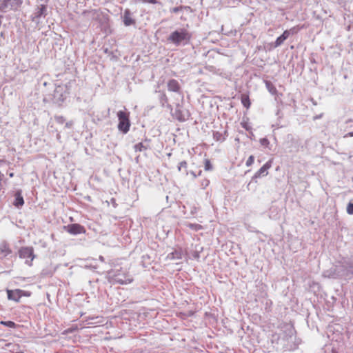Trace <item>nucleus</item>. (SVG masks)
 <instances>
[{
	"instance_id": "nucleus-8",
	"label": "nucleus",
	"mask_w": 353,
	"mask_h": 353,
	"mask_svg": "<svg viewBox=\"0 0 353 353\" xmlns=\"http://www.w3.org/2000/svg\"><path fill=\"white\" fill-rule=\"evenodd\" d=\"M64 230L72 235L85 234L86 232L85 228L83 225L78 223H72L64 226Z\"/></svg>"
},
{
	"instance_id": "nucleus-7",
	"label": "nucleus",
	"mask_w": 353,
	"mask_h": 353,
	"mask_svg": "<svg viewBox=\"0 0 353 353\" xmlns=\"http://www.w3.org/2000/svg\"><path fill=\"white\" fill-rule=\"evenodd\" d=\"M68 93L63 90H53L52 100L54 103L60 106L68 97Z\"/></svg>"
},
{
	"instance_id": "nucleus-26",
	"label": "nucleus",
	"mask_w": 353,
	"mask_h": 353,
	"mask_svg": "<svg viewBox=\"0 0 353 353\" xmlns=\"http://www.w3.org/2000/svg\"><path fill=\"white\" fill-rule=\"evenodd\" d=\"M55 121L60 124H63L65 121V119L63 116L55 115L54 116Z\"/></svg>"
},
{
	"instance_id": "nucleus-42",
	"label": "nucleus",
	"mask_w": 353,
	"mask_h": 353,
	"mask_svg": "<svg viewBox=\"0 0 353 353\" xmlns=\"http://www.w3.org/2000/svg\"><path fill=\"white\" fill-rule=\"evenodd\" d=\"M118 282H119V283H121V284H123V282L121 280H118Z\"/></svg>"
},
{
	"instance_id": "nucleus-33",
	"label": "nucleus",
	"mask_w": 353,
	"mask_h": 353,
	"mask_svg": "<svg viewBox=\"0 0 353 353\" xmlns=\"http://www.w3.org/2000/svg\"><path fill=\"white\" fill-rule=\"evenodd\" d=\"M182 9H183V7H182V6H180V7H174V8H172L171 11H172V12L176 13V12H179V11L182 10Z\"/></svg>"
},
{
	"instance_id": "nucleus-37",
	"label": "nucleus",
	"mask_w": 353,
	"mask_h": 353,
	"mask_svg": "<svg viewBox=\"0 0 353 353\" xmlns=\"http://www.w3.org/2000/svg\"><path fill=\"white\" fill-rule=\"evenodd\" d=\"M241 125L246 130H250V128L246 123H242Z\"/></svg>"
},
{
	"instance_id": "nucleus-1",
	"label": "nucleus",
	"mask_w": 353,
	"mask_h": 353,
	"mask_svg": "<svg viewBox=\"0 0 353 353\" xmlns=\"http://www.w3.org/2000/svg\"><path fill=\"white\" fill-rule=\"evenodd\" d=\"M192 37V34L185 29L174 31L168 37V41L179 46L182 41L188 42Z\"/></svg>"
},
{
	"instance_id": "nucleus-24",
	"label": "nucleus",
	"mask_w": 353,
	"mask_h": 353,
	"mask_svg": "<svg viewBox=\"0 0 353 353\" xmlns=\"http://www.w3.org/2000/svg\"><path fill=\"white\" fill-rule=\"evenodd\" d=\"M285 41V39L281 35L280 37H279L275 42H274V46L275 47H279Z\"/></svg>"
},
{
	"instance_id": "nucleus-6",
	"label": "nucleus",
	"mask_w": 353,
	"mask_h": 353,
	"mask_svg": "<svg viewBox=\"0 0 353 353\" xmlns=\"http://www.w3.org/2000/svg\"><path fill=\"white\" fill-rule=\"evenodd\" d=\"M168 91H169L168 95L165 94L161 90L155 92V93L157 94L158 98L160 100V102H161L162 106H165V105L168 106L169 105V101H170V95H172L173 94H178L179 96L181 95V94L179 92V90H168Z\"/></svg>"
},
{
	"instance_id": "nucleus-18",
	"label": "nucleus",
	"mask_w": 353,
	"mask_h": 353,
	"mask_svg": "<svg viewBox=\"0 0 353 353\" xmlns=\"http://www.w3.org/2000/svg\"><path fill=\"white\" fill-rule=\"evenodd\" d=\"M168 258L172 260L181 259L182 258V253L181 251L175 250L174 252L170 253L168 255Z\"/></svg>"
},
{
	"instance_id": "nucleus-19",
	"label": "nucleus",
	"mask_w": 353,
	"mask_h": 353,
	"mask_svg": "<svg viewBox=\"0 0 353 353\" xmlns=\"http://www.w3.org/2000/svg\"><path fill=\"white\" fill-rule=\"evenodd\" d=\"M134 148L136 152H141L147 150V147L145 146L142 143L136 144Z\"/></svg>"
},
{
	"instance_id": "nucleus-5",
	"label": "nucleus",
	"mask_w": 353,
	"mask_h": 353,
	"mask_svg": "<svg viewBox=\"0 0 353 353\" xmlns=\"http://www.w3.org/2000/svg\"><path fill=\"white\" fill-rule=\"evenodd\" d=\"M172 114L174 118L181 122L187 121L190 116L189 110L179 105L176 106Z\"/></svg>"
},
{
	"instance_id": "nucleus-17",
	"label": "nucleus",
	"mask_w": 353,
	"mask_h": 353,
	"mask_svg": "<svg viewBox=\"0 0 353 353\" xmlns=\"http://www.w3.org/2000/svg\"><path fill=\"white\" fill-rule=\"evenodd\" d=\"M241 101L244 107L248 109L250 106V100L248 94H242L241 96Z\"/></svg>"
},
{
	"instance_id": "nucleus-40",
	"label": "nucleus",
	"mask_w": 353,
	"mask_h": 353,
	"mask_svg": "<svg viewBox=\"0 0 353 353\" xmlns=\"http://www.w3.org/2000/svg\"><path fill=\"white\" fill-rule=\"evenodd\" d=\"M92 12L94 14H97V13L99 12V10H93Z\"/></svg>"
},
{
	"instance_id": "nucleus-13",
	"label": "nucleus",
	"mask_w": 353,
	"mask_h": 353,
	"mask_svg": "<svg viewBox=\"0 0 353 353\" xmlns=\"http://www.w3.org/2000/svg\"><path fill=\"white\" fill-rule=\"evenodd\" d=\"M14 205L17 208H21L24 204V200L22 196V191L21 190H18L14 194V201L13 203Z\"/></svg>"
},
{
	"instance_id": "nucleus-3",
	"label": "nucleus",
	"mask_w": 353,
	"mask_h": 353,
	"mask_svg": "<svg viewBox=\"0 0 353 353\" xmlns=\"http://www.w3.org/2000/svg\"><path fill=\"white\" fill-rule=\"evenodd\" d=\"M18 253L19 258L26 259V264L29 266L32 265V261L35 258L32 247H22L19 249Z\"/></svg>"
},
{
	"instance_id": "nucleus-35",
	"label": "nucleus",
	"mask_w": 353,
	"mask_h": 353,
	"mask_svg": "<svg viewBox=\"0 0 353 353\" xmlns=\"http://www.w3.org/2000/svg\"><path fill=\"white\" fill-rule=\"evenodd\" d=\"M209 183H210L209 180H208V179H205V180L202 182V184H201V185H202L203 186H204V187H206V186H208V185Z\"/></svg>"
},
{
	"instance_id": "nucleus-36",
	"label": "nucleus",
	"mask_w": 353,
	"mask_h": 353,
	"mask_svg": "<svg viewBox=\"0 0 353 353\" xmlns=\"http://www.w3.org/2000/svg\"><path fill=\"white\" fill-rule=\"evenodd\" d=\"M30 295V292L22 290V296H29Z\"/></svg>"
},
{
	"instance_id": "nucleus-25",
	"label": "nucleus",
	"mask_w": 353,
	"mask_h": 353,
	"mask_svg": "<svg viewBox=\"0 0 353 353\" xmlns=\"http://www.w3.org/2000/svg\"><path fill=\"white\" fill-rule=\"evenodd\" d=\"M202 173V171L201 170H199L198 174H196L194 171H190L188 172V170H186L185 172V174L188 176V174H190L193 179H196L198 176H200Z\"/></svg>"
},
{
	"instance_id": "nucleus-32",
	"label": "nucleus",
	"mask_w": 353,
	"mask_h": 353,
	"mask_svg": "<svg viewBox=\"0 0 353 353\" xmlns=\"http://www.w3.org/2000/svg\"><path fill=\"white\" fill-rule=\"evenodd\" d=\"M142 3H152V4H157L159 2L157 0H140Z\"/></svg>"
},
{
	"instance_id": "nucleus-41",
	"label": "nucleus",
	"mask_w": 353,
	"mask_h": 353,
	"mask_svg": "<svg viewBox=\"0 0 353 353\" xmlns=\"http://www.w3.org/2000/svg\"><path fill=\"white\" fill-rule=\"evenodd\" d=\"M352 121H353V120H352V119H349V120H347V121H346V123H348V122H352Z\"/></svg>"
},
{
	"instance_id": "nucleus-15",
	"label": "nucleus",
	"mask_w": 353,
	"mask_h": 353,
	"mask_svg": "<svg viewBox=\"0 0 353 353\" xmlns=\"http://www.w3.org/2000/svg\"><path fill=\"white\" fill-rule=\"evenodd\" d=\"M302 27L299 26H294L290 28V30H286L283 32V33L281 34V36L286 40L290 34H296L301 28Z\"/></svg>"
},
{
	"instance_id": "nucleus-4",
	"label": "nucleus",
	"mask_w": 353,
	"mask_h": 353,
	"mask_svg": "<svg viewBox=\"0 0 353 353\" xmlns=\"http://www.w3.org/2000/svg\"><path fill=\"white\" fill-rule=\"evenodd\" d=\"M22 3L23 0H1L0 10L3 12L8 10H17Z\"/></svg>"
},
{
	"instance_id": "nucleus-38",
	"label": "nucleus",
	"mask_w": 353,
	"mask_h": 353,
	"mask_svg": "<svg viewBox=\"0 0 353 353\" xmlns=\"http://www.w3.org/2000/svg\"><path fill=\"white\" fill-rule=\"evenodd\" d=\"M353 137V132L347 133L346 134L344 135L343 137L344 138H347V137Z\"/></svg>"
},
{
	"instance_id": "nucleus-44",
	"label": "nucleus",
	"mask_w": 353,
	"mask_h": 353,
	"mask_svg": "<svg viewBox=\"0 0 353 353\" xmlns=\"http://www.w3.org/2000/svg\"><path fill=\"white\" fill-rule=\"evenodd\" d=\"M13 175H14V174H13V173H10V177H12V176H13Z\"/></svg>"
},
{
	"instance_id": "nucleus-2",
	"label": "nucleus",
	"mask_w": 353,
	"mask_h": 353,
	"mask_svg": "<svg viewBox=\"0 0 353 353\" xmlns=\"http://www.w3.org/2000/svg\"><path fill=\"white\" fill-rule=\"evenodd\" d=\"M119 119L118 129L119 131L126 134L130 127V121L129 119V113L124 111H119L117 113Z\"/></svg>"
},
{
	"instance_id": "nucleus-34",
	"label": "nucleus",
	"mask_w": 353,
	"mask_h": 353,
	"mask_svg": "<svg viewBox=\"0 0 353 353\" xmlns=\"http://www.w3.org/2000/svg\"><path fill=\"white\" fill-rule=\"evenodd\" d=\"M74 124V122L72 121H70L65 123V128H71Z\"/></svg>"
},
{
	"instance_id": "nucleus-23",
	"label": "nucleus",
	"mask_w": 353,
	"mask_h": 353,
	"mask_svg": "<svg viewBox=\"0 0 353 353\" xmlns=\"http://www.w3.org/2000/svg\"><path fill=\"white\" fill-rule=\"evenodd\" d=\"M188 163L185 161H183L179 163L178 170L180 172L182 169L187 170Z\"/></svg>"
},
{
	"instance_id": "nucleus-39",
	"label": "nucleus",
	"mask_w": 353,
	"mask_h": 353,
	"mask_svg": "<svg viewBox=\"0 0 353 353\" xmlns=\"http://www.w3.org/2000/svg\"><path fill=\"white\" fill-rule=\"evenodd\" d=\"M323 116V114H321L319 115H316L315 117H314V120H316V119H321Z\"/></svg>"
},
{
	"instance_id": "nucleus-28",
	"label": "nucleus",
	"mask_w": 353,
	"mask_h": 353,
	"mask_svg": "<svg viewBox=\"0 0 353 353\" xmlns=\"http://www.w3.org/2000/svg\"><path fill=\"white\" fill-rule=\"evenodd\" d=\"M260 143L263 146L268 147L270 144V141L267 138H262L260 139Z\"/></svg>"
},
{
	"instance_id": "nucleus-22",
	"label": "nucleus",
	"mask_w": 353,
	"mask_h": 353,
	"mask_svg": "<svg viewBox=\"0 0 353 353\" xmlns=\"http://www.w3.org/2000/svg\"><path fill=\"white\" fill-rule=\"evenodd\" d=\"M205 170L210 171L212 170L213 168V166L210 162V161L208 159H205Z\"/></svg>"
},
{
	"instance_id": "nucleus-30",
	"label": "nucleus",
	"mask_w": 353,
	"mask_h": 353,
	"mask_svg": "<svg viewBox=\"0 0 353 353\" xmlns=\"http://www.w3.org/2000/svg\"><path fill=\"white\" fill-rule=\"evenodd\" d=\"M254 156H252V155L250 156L246 161V163H245L246 165L249 167L251 165H252V163H254Z\"/></svg>"
},
{
	"instance_id": "nucleus-31",
	"label": "nucleus",
	"mask_w": 353,
	"mask_h": 353,
	"mask_svg": "<svg viewBox=\"0 0 353 353\" xmlns=\"http://www.w3.org/2000/svg\"><path fill=\"white\" fill-rule=\"evenodd\" d=\"M168 85L171 88H176L179 86L177 81L175 80L170 81Z\"/></svg>"
},
{
	"instance_id": "nucleus-29",
	"label": "nucleus",
	"mask_w": 353,
	"mask_h": 353,
	"mask_svg": "<svg viewBox=\"0 0 353 353\" xmlns=\"http://www.w3.org/2000/svg\"><path fill=\"white\" fill-rule=\"evenodd\" d=\"M347 212L349 214H353V203L350 202L347 206Z\"/></svg>"
},
{
	"instance_id": "nucleus-12",
	"label": "nucleus",
	"mask_w": 353,
	"mask_h": 353,
	"mask_svg": "<svg viewBox=\"0 0 353 353\" xmlns=\"http://www.w3.org/2000/svg\"><path fill=\"white\" fill-rule=\"evenodd\" d=\"M228 137V130L226 129H223L222 131H214L213 132V138L219 142H223Z\"/></svg>"
},
{
	"instance_id": "nucleus-20",
	"label": "nucleus",
	"mask_w": 353,
	"mask_h": 353,
	"mask_svg": "<svg viewBox=\"0 0 353 353\" xmlns=\"http://www.w3.org/2000/svg\"><path fill=\"white\" fill-rule=\"evenodd\" d=\"M0 323L1 325H3L5 326H7L8 327H10V328H14L17 327V325L13 321H1Z\"/></svg>"
},
{
	"instance_id": "nucleus-9",
	"label": "nucleus",
	"mask_w": 353,
	"mask_h": 353,
	"mask_svg": "<svg viewBox=\"0 0 353 353\" xmlns=\"http://www.w3.org/2000/svg\"><path fill=\"white\" fill-rule=\"evenodd\" d=\"M272 167V160L265 163L252 176V181L261 177V176H266L268 174V170Z\"/></svg>"
},
{
	"instance_id": "nucleus-11",
	"label": "nucleus",
	"mask_w": 353,
	"mask_h": 353,
	"mask_svg": "<svg viewBox=\"0 0 353 353\" xmlns=\"http://www.w3.org/2000/svg\"><path fill=\"white\" fill-rule=\"evenodd\" d=\"M12 252L10 248L9 243L3 241L0 243V254L3 257H6Z\"/></svg>"
},
{
	"instance_id": "nucleus-27",
	"label": "nucleus",
	"mask_w": 353,
	"mask_h": 353,
	"mask_svg": "<svg viewBox=\"0 0 353 353\" xmlns=\"http://www.w3.org/2000/svg\"><path fill=\"white\" fill-rule=\"evenodd\" d=\"M269 91L270 92V93L272 94V95H275V99L276 101H280V102H282V100L279 98V95H278V92H277V90L276 89H274V90H269Z\"/></svg>"
},
{
	"instance_id": "nucleus-16",
	"label": "nucleus",
	"mask_w": 353,
	"mask_h": 353,
	"mask_svg": "<svg viewBox=\"0 0 353 353\" xmlns=\"http://www.w3.org/2000/svg\"><path fill=\"white\" fill-rule=\"evenodd\" d=\"M342 267L344 270L350 272L353 274V257L348 259L347 261H345L343 263Z\"/></svg>"
},
{
	"instance_id": "nucleus-21",
	"label": "nucleus",
	"mask_w": 353,
	"mask_h": 353,
	"mask_svg": "<svg viewBox=\"0 0 353 353\" xmlns=\"http://www.w3.org/2000/svg\"><path fill=\"white\" fill-rule=\"evenodd\" d=\"M187 225L188 227L195 231H198L202 228V226L201 225L196 223H188Z\"/></svg>"
},
{
	"instance_id": "nucleus-10",
	"label": "nucleus",
	"mask_w": 353,
	"mask_h": 353,
	"mask_svg": "<svg viewBox=\"0 0 353 353\" xmlns=\"http://www.w3.org/2000/svg\"><path fill=\"white\" fill-rule=\"evenodd\" d=\"M6 292L8 294V299L15 302H19L20 299L22 296V290L20 289H16L14 290H7Z\"/></svg>"
},
{
	"instance_id": "nucleus-43",
	"label": "nucleus",
	"mask_w": 353,
	"mask_h": 353,
	"mask_svg": "<svg viewBox=\"0 0 353 353\" xmlns=\"http://www.w3.org/2000/svg\"><path fill=\"white\" fill-rule=\"evenodd\" d=\"M105 19H107L108 21H109V17L108 15H106Z\"/></svg>"
},
{
	"instance_id": "nucleus-14",
	"label": "nucleus",
	"mask_w": 353,
	"mask_h": 353,
	"mask_svg": "<svg viewBox=\"0 0 353 353\" xmlns=\"http://www.w3.org/2000/svg\"><path fill=\"white\" fill-rule=\"evenodd\" d=\"M123 23L125 26H130L135 24V20L131 17V12L130 10L126 9L123 13Z\"/></svg>"
}]
</instances>
